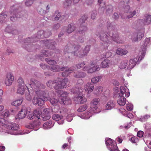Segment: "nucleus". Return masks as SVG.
Here are the masks:
<instances>
[{
  "label": "nucleus",
  "instance_id": "nucleus-50",
  "mask_svg": "<svg viewBox=\"0 0 151 151\" xmlns=\"http://www.w3.org/2000/svg\"><path fill=\"white\" fill-rule=\"evenodd\" d=\"M42 53H43V55H42V56L44 55L46 57L50 56L52 54V53L50 50H43L42 51Z\"/></svg>",
  "mask_w": 151,
  "mask_h": 151
},
{
  "label": "nucleus",
  "instance_id": "nucleus-26",
  "mask_svg": "<svg viewBox=\"0 0 151 151\" xmlns=\"http://www.w3.org/2000/svg\"><path fill=\"white\" fill-rule=\"evenodd\" d=\"M65 68H60V66L59 65H56L52 66L51 68H50V69L52 71L56 72L59 71H63L64 70Z\"/></svg>",
  "mask_w": 151,
  "mask_h": 151
},
{
  "label": "nucleus",
  "instance_id": "nucleus-47",
  "mask_svg": "<svg viewBox=\"0 0 151 151\" xmlns=\"http://www.w3.org/2000/svg\"><path fill=\"white\" fill-rule=\"evenodd\" d=\"M86 76L85 73L83 72H79L76 73V74L74 76L75 78H84Z\"/></svg>",
  "mask_w": 151,
  "mask_h": 151
},
{
  "label": "nucleus",
  "instance_id": "nucleus-38",
  "mask_svg": "<svg viewBox=\"0 0 151 151\" xmlns=\"http://www.w3.org/2000/svg\"><path fill=\"white\" fill-rule=\"evenodd\" d=\"M25 89L26 88L25 86H18L17 93L22 95L23 94Z\"/></svg>",
  "mask_w": 151,
  "mask_h": 151
},
{
  "label": "nucleus",
  "instance_id": "nucleus-44",
  "mask_svg": "<svg viewBox=\"0 0 151 151\" xmlns=\"http://www.w3.org/2000/svg\"><path fill=\"white\" fill-rule=\"evenodd\" d=\"M110 61L107 59H105L101 63L102 67L103 68H105L109 67V64Z\"/></svg>",
  "mask_w": 151,
  "mask_h": 151
},
{
  "label": "nucleus",
  "instance_id": "nucleus-29",
  "mask_svg": "<svg viewBox=\"0 0 151 151\" xmlns=\"http://www.w3.org/2000/svg\"><path fill=\"white\" fill-rule=\"evenodd\" d=\"M136 59H130L129 60V65L127 67L128 69H132L135 65Z\"/></svg>",
  "mask_w": 151,
  "mask_h": 151
},
{
  "label": "nucleus",
  "instance_id": "nucleus-42",
  "mask_svg": "<svg viewBox=\"0 0 151 151\" xmlns=\"http://www.w3.org/2000/svg\"><path fill=\"white\" fill-rule=\"evenodd\" d=\"M127 63L128 61L127 60H123L119 65V68L122 69L125 68L127 66Z\"/></svg>",
  "mask_w": 151,
  "mask_h": 151
},
{
  "label": "nucleus",
  "instance_id": "nucleus-36",
  "mask_svg": "<svg viewBox=\"0 0 151 151\" xmlns=\"http://www.w3.org/2000/svg\"><path fill=\"white\" fill-rule=\"evenodd\" d=\"M52 122L51 121H47L43 124L44 128L45 129L50 128L52 127Z\"/></svg>",
  "mask_w": 151,
  "mask_h": 151
},
{
  "label": "nucleus",
  "instance_id": "nucleus-39",
  "mask_svg": "<svg viewBox=\"0 0 151 151\" xmlns=\"http://www.w3.org/2000/svg\"><path fill=\"white\" fill-rule=\"evenodd\" d=\"M102 77L101 76H98L93 78L91 79L92 83H96L101 81Z\"/></svg>",
  "mask_w": 151,
  "mask_h": 151
},
{
  "label": "nucleus",
  "instance_id": "nucleus-53",
  "mask_svg": "<svg viewBox=\"0 0 151 151\" xmlns=\"http://www.w3.org/2000/svg\"><path fill=\"white\" fill-rule=\"evenodd\" d=\"M60 25L59 23H56L54 24L52 27V30L54 31H56L60 27Z\"/></svg>",
  "mask_w": 151,
  "mask_h": 151
},
{
  "label": "nucleus",
  "instance_id": "nucleus-11",
  "mask_svg": "<svg viewBox=\"0 0 151 151\" xmlns=\"http://www.w3.org/2000/svg\"><path fill=\"white\" fill-rule=\"evenodd\" d=\"M51 110L49 108L45 109L42 115V118L43 121H46L50 119L51 117Z\"/></svg>",
  "mask_w": 151,
  "mask_h": 151
},
{
  "label": "nucleus",
  "instance_id": "nucleus-4",
  "mask_svg": "<svg viewBox=\"0 0 151 151\" xmlns=\"http://www.w3.org/2000/svg\"><path fill=\"white\" fill-rule=\"evenodd\" d=\"M51 32L48 30L45 31L40 30L37 32V36L35 37L30 38H29V41L31 42H36L39 40L40 38L42 39L44 37L46 38L49 37L50 35Z\"/></svg>",
  "mask_w": 151,
  "mask_h": 151
},
{
  "label": "nucleus",
  "instance_id": "nucleus-56",
  "mask_svg": "<svg viewBox=\"0 0 151 151\" xmlns=\"http://www.w3.org/2000/svg\"><path fill=\"white\" fill-rule=\"evenodd\" d=\"M7 17V15L4 13H3L0 15V19L4 20Z\"/></svg>",
  "mask_w": 151,
  "mask_h": 151
},
{
  "label": "nucleus",
  "instance_id": "nucleus-5",
  "mask_svg": "<svg viewBox=\"0 0 151 151\" xmlns=\"http://www.w3.org/2000/svg\"><path fill=\"white\" fill-rule=\"evenodd\" d=\"M105 142L108 149L111 151H119L115 141L109 138L105 141Z\"/></svg>",
  "mask_w": 151,
  "mask_h": 151
},
{
  "label": "nucleus",
  "instance_id": "nucleus-32",
  "mask_svg": "<svg viewBox=\"0 0 151 151\" xmlns=\"http://www.w3.org/2000/svg\"><path fill=\"white\" fill-rule=\"evenodd\" d=\"M116 52L118 55H125L127 54L128 53V51L126 50H124L122 48H119L116 50Z\"/></svg>",
  "mask_w": 151,
  "mask_h": 151
},
{
  "label": "nucleus",
  "instance_id": "nucleus-22",
  "mask_svg": "<svg viewBox=\"0 0 151 151\" xmlns=\"http://www.w3.org/2000/svg\"><path fill=\"white\" fill-rule=\"evenodd\" d=\"M139 22V23L141 22L142 25H148L150 24L151 22V15H148L146 17V19L145 20L140 19Z\"/></svg>",
  "mask_w": 151,
  "mask_h": 151
},
{
  "label": "nucleus",
  "instance_id": "nucleus-2",
  "mask_svg": "<svg viewBox=\"0 0 151 151\" xmlns=\"http://www.w3.org/2000/svg\"><path fill=\"white\" fill-rule=\"evenodd\" d=\"M90 46L87 45L84 50H83L81 46L76 45L74 42L70 41L65 46L64 52L65 56L70 58L69 55L73 54L74 56L80 58H83L87 55L90 50Z\"/></svg>",
  "mask_w": 151,
  "mask_h": 151
},
{
  "label": "nucleus",
  "instance_id": "nucleus-9",
  "mask_svg": "<svg viewBox=\"0 0 151 151\" xmlns=\"http://www.w3.org/2000/svg\"><path fill=\"white\" fill-rule=\"evenodd\" d=\"M58 89L66 88L69 83V81L67 78H64L62 80H58Z\"/></svg>",
  "mask_w": 151,
  "mask_h": 151
},
{
  "label": "nucleus",
  "instance_id": "nucleus-15",
  "mask_svg": "<svg viewBox=\"0 0 151 151\" xmlns=\"http://www.w3.org/2000/svg\"><path fill=\"white\" fill-rule=\"evenodd\" d=\"M125 9V13L127 14V17L128 19L133 17L136 13V11H133L132 8H130L129 6H126Z\"/></svg>",
  "mask_w": 151,
  "mask_h": 151
},
{
  "label": "nucleus",
  "instance_id": "nucleus-13",
  "mask_svg": "<svg viewBox=\"0 0 151 151\" xmlns=\"http://www.w3.org/2000/svg\"><path fill=\"white\" fill-rule=\"evenodd\" d=\"M14 76L11 73H8L5 79V83L6 86H11L14 80Z\"/></svg>",
  "mask_w": 151,
  "mask_h": 151
},
{
  "label": "nucleus",
  "instance_id": "nucleus-64",
  "mask_svg": "<svg viewBox=\"0 0 151 151\" xmlns=\"http://www.w3.org/2000/svg\"><path fill=\"white\" fill-rule=\"evenodd\" d=\"M9 112L7 110H5L3 115L4 117H7L9 115Z\"/></svg>",
  "mask_w": 151,
  "mask_h": 151
},
{
  "label": "nucleus",
  "instance_id": "nucleus-33",
  "mask_svg": "<svg viewBox=\"0 0 151 151\" xmlns=\"http://www.w3.org/2000/svg\"><path fill=\"white\" fill-rule=\"evenodd\" d=\"M72 3L71 0H65L63 3V6L64 8H68L71 6Z\"/></svg>",
  "mask_w": 151,
  "mask_h": 151
},
{
  "label": "nucleus",
  "instance_id": "nucleus-49",
  "mask_svg": "<svg viewBox=\"0 0 151 151\" xmlns=\"http://www.w3.org/2000/svg\"><path fill=\"white\" fill-rule=\"evenodd\" d=\"M88 106L86 104H84L83 106H80L77 109V111L78 112H82L85 110L87 108Z\"/></svg>",
  "mask_w": 151,
  "mask_h": 151
},
{
  "label": "nucleus",
  "instance_id": "nucleus-31",
  "mask_svg": "<svg viewBox=\"0 0 151 151\" xmlns=\"http://www.w3.org/2000/svg\"><path fill=\"white\" fill-rule=\"evenodd\" d=\"M75 28V26L73 24H69L68 25L67 32L69 34L70 33L74 31Z\"/></svg>",
  "mask_w": 151,
  "mask_h": 151
},
{
  "label": "nucleus",
  "instance_id": "nucleus-55",
  "mask_svg": "<svg viewBox=\"0 0 151 151\" xmlns=\"http://www.w3.org/2000/svg\"><path fill=\"white\" fill-rule=\"evenodd\" d=\"M50 102L52 105H55L58 103V101L55 99L52 98L50 100Z\"/></svg>",
  "mask_w": 151,
  "mask_h": 151
},
{
  "label": "nucleus",
  "instance_id": "nucleus-37",
  "mask_svg": "<svg viewBox=\"0 0 151 151\" xmlns=\"http://www.w3.org/2000/svg\"><path fill=\"white\" fill-rule=\"evenodd\" d=\"M37 11L39 14L43 15L47 12L46 11L44 10L42 8V6H39L37 8Z\"/></svg>",
  "mask_w": 151,
  "mask_h": 151
},
{
  "label": "nucleus",
  "instance_id": "nucleus-18",
  "mask_svg": "<svg viewBox=\"0 0 151 151\" xmlns=\"http://www.w3.org/2000/svg\"><path fill=\"white\" fill-rule=\"evenodd\" d=\"M6 125H5L4 127L8 129L12 130H17L19 127L18 125L10 122L7 121V123H6Z\"/></svg>",
  "mask_w": 151,
  "mask_h": 151
},
{
  "label": "nucleus",
  "instance_id": "nucleus-46",
  "mask_svg": "<svg viewBox=\"0 0 151 151\" xmlns=\"http://www.w3.org/2000/svg\"><path fill=\"white\" fill-rule=\"evenodd\" d=\"M130 140L132 143L136 145H137V143L139 142L138 139L137 137L136 136H133L131 137L130 139Z\"/></svg>",
  "mask_w": 151,
  "mask_h": 151
},
{
  "label": "nucleus",
  "instance_id": "nucleus-7",
  "mask_svg": "<svg viewBox=\"0 0 151 151\" xmlns=\"http://www.w3.org/2000/svg\"><path fill=\"white\" fill-rule=\"evenodd\" d=\"M41 114V112L37 110H35L33 113L29 111L27 116L28 118L30 120L39 119V117Z\"/></svg>",
  "mask_w": 151,
  "mask_h": 151
},
{
  "label": "nucleus",
  "instance_id": "nucleus-43",
  "mask_svg": "<svg viewBox=\"0 0 151 151\" xmlns=\"http://www.w3.org/2000/svg\"><path fill=\"white\" fill-rule=\"evenodd\" d=\"M22 99H19L15 100L13 101L12 104V105L14 106H20L22 102Z\"/></svg>",
  "mask_w": 151,
  "mask_h": 151
},
{
  "label": "nucleus",
  "instance_id": "nucleus-45",
  "mask_svg": "<svg viewBox=\"0 0 151 151\" xmlns=\"http://www.w3.org/2000/svg\"><path fill=\"white\" fill-rule=\"evenodd\" d=\"M34 120V121L33 122V123L35 128H37L41 124L40 122L41 119L40 118V117H39V119Z\"/></svg>",
  "mask_w": 151,
  "mask_h": 151
},
{
  "label": "nucleus",
  "instance_id": "nucleus-12",
  "mask_svg": "<svg viewBox=\"0 0 151 151\" xmlns=\"http://www.w3.org/2000/svg\"><path fill=\"white\" fill-rule=\"evenodd\" d=\"M39 94H36L39 96L41 97L44 101H47L50 99V98L49 95V92L48 91H42L40 90Z\"/></svg>",
  "mask_w": 151,
  "mask_h": 151
},
{
  "label": "nucleus",
  "instance_id": "nucleus-21",
  "mask_svg": "<svg viewBox=\"0 0 151 151\" xmlns=\"http://www.w3.org/2000/svg\"><path fill=\"white\" fill-rule=\"evenodd\" d=\"M44 43L45 44V46L50 49H54L55 48V45L56 44L55 42H51L50 40H44Z\"/></svg>",
  "mask_w": 151,
  "mask_h": 151
},
{
  "label": "nucleus",
  "instance_id": "nucleus-27",
  "mask_svg": "<svg viewBox=\"0 0 151 151\" xmlns=\"http://www.w3.org/2000/svg\"><path fill=\"white\" fill-rule=\"evenodd\" d=\"M17 11L16 10H14L13 12H11V14H13V16L10 17V19L11 21L13 22L15 21L17 19L18 17H20V15L21 13H17V14H16Z\"/></svg>",
  "mask_w": 151,
  "mask_h": 151
},
{
  "label": "nucleus",
  "instance_id": "nucleus-61",
  "mask_svg": "<svg viewBox=\"0 0 151 151\" xmlns=\"http://www.w3.org/2000/svg\"><path fill=\"white\" fill-rule=\"evenodd\" d=\"M85 64L84 62H83V63L77 65L76 66L78 68H81L83 67Z\"/></svg>",
  "mask_w": 151,
  "mask_h": 151
},
{
  "label": "nucleus",
  "instance_id": "nucleus-30",
  "mask_svg": "<svg viewBox=\"0 0 151 151\" xmlns=\"http://www.w3.org/2000/svg\"><path fill=\"white\" fill-rule=\"evenodd\" d=\"M100 69L98 65H96L93 67H89L87 71L88 73H92L96 71H98Z\"/></svg>",
  "mask_w": 151,
  "mask_h": 151
},
{
  "label": "nucleus",
  "instance_id": "nucleus-8",
  "mask_svg": "<svg viewBox=\"0 0 151 151\" xmlns=\"http://www.w3.org/2000/svg\"><path fill=\"white\" fill-rule=\"evenodd\" d=\"M144 36L143 31L139 32L137 33H134L132 35L131 40L133 42H137L140 40Z\"/></svg>",
  "mask_w": 151,
  "mask_h": 151
},
{
  "label": "nucleus",
  "instance_id": "nucleus-25",
  "mask_svg": "<svg viewBox=\"0 0 151 151\" xmlns=\"http://www.w3.org/2000/svg\"><path fill=\"white\" fill-rule=\"evenodd\" d=\"M93 85L91 83H88L85 86V90L88 93H91L94 89Z\"/></svg>",
  "mask_w": 151,
  "mask_h": 151
},
{
  "label": "nucleus",
  "instance_id": "nucleus-20",
  "mask_svg": "<svg viewBox=\"0 0 151 151\" xmlns=\"http://www.w3.org/2000/svg\"><path fill=\"white\" fill-rule=\"evenodd\" d=\"M63 68H65L64 69V71L62 73V75L63 77H67L68 76L69 73H71L72 71L74 70L75 69V67H71L70 68H68L66 67H63Z\"/></svg>",
  "mask_w": 151,
  "mask_h": 151
},
{
  "label": "nucleus",
  "instance_id": "nucleus-19",
  "mask_svg": "<svg viewBox=\"0 0 151 151\" xmlns=\"http://www.w3.org/2000/svg\"><path fill=\"white\" fill-rule=\"evenodd\" d=\"M115 105V102L113 100H110L105 104L104 107L106 110H111L114 107Z\"/></svg>",
  "mask_w": 151,
  "mask_h": 151
},
{
  "label": "nucleus",
  "instance_id": "nucleus-51",
  "mask_svg": "<svg viewBox=\"0 0 151 151\" xmlns=\"http://www.w3.org/2000/svg\"><path fill=\"white\" fill-rule=\"evenodd\" d=\"M18 86H24L23 79L21 77H20L17 80Z\"/></svg>",
  "mask_w": 151,
  "mask_h": 151
},
{
  "label": "nucleus",
  "instance_id": "nucleus-23",
  "mask_svg": "<svg viewBox=\"0 0 151 151\" xmlns=\"http://www.w3.org/2000/svg\"><path fill=\"white\" fill-rule=\"evenodd\" d=\"M145 41L143 46V48L142 51L140 52L141 55H140L139 58L142 59L145 56L146 53V50L147 48V46L148 43V39H147L145 40Z\"/></svg>",
  "mask_w": 151,
  "mask_h": 151
},
{
  "label": "nucleus",
  "instance_id": "nucleus-63",
  "mask_svg": "<svg viewBox=\"0 0 151 151\" xmlns=\"http://www.w3.org/2000/svg\"><path fill=\"white\" fill-rule=\"evenodd\" d=\"M93 1L94 0H86V3L87 5H90L93 3Z\"/></svg>",
  "mask_w": 151,
  "mask_h": 151
},
{
  "label": "nucleus",
  "instance_id": "nucleus-24",
  "mask_svg": "<svg viewBox=\"0 0 151 151\" xmlns=\"http://www.w3.org/2000/svg\"><path fill=\"white\" fill-rule=\"evenodd\" d=\"M27 110L26 108L24 107L19 111L18 114V117L19 119L24 118L27 113Z\"/></svg>",
  "mask_w": 151,
  "mask_h": 151
},
{
  "label": "nucleus",
  "instance_id": "nucleus-59",
  "mask_svg": "<svg viewBox=\"0 0 151 151\" xmlns=\"http://www.w3.org/2000/svg\"><path fill=\"white\" fill-rule=\"evenodd\" d=\"M27 128H28L29 129H35L34 124H33V122L31 124H29L27 125L26 126Z\"/></svg>",
  "mask_w": 151,
  "mask_h": 151
},
{
  "label": "nucleus",
  "instance_id": "nucleus-3",
  "mask_svg": "<svg viewBox=\"0 0 151 151\" xmlns=\"http://www.w3.org/2000/svg\"><path fill=\"white\" fill-rule=\"evenodd\" d=\"M29 85L36 94H39V91H40L41 89H44L45 88V86L42 84L40 82L34 79H31Z\"/></svg>",
  "mask_w": 151,
  "mask_h": 151
},
{
  "label": "nucleus",
  "instance_id": "nucleus-28",
  "mask_svg": "<svg viewBox=\"0 0 151 151\" xmlns=\"http://www.w3.org/2000/svg\"><path fill=\"white\" fill-rule=\"evenodd\" d=\"M100 101V99L98 98H95L93 99L91 103V107H93V109L96 110L97 108V105L98 104Z\"/></svg>",
  "mask_w": 151,
  "mask_h": 151
},
{
  "label": "nucleus",
  "instance_id": "nucleus-10",
  "mask_svg": "<svg viewBox=\"0 0 151 151\" xmlns=\"http://www.w3.org/2000/svg\"><path fill=\"white\" fill-rule=\"evenodd\" d=\"M83 82L82 79H79L77 83V84L75 86V87L76 89L75 91H74V89L71 90V91L74 93H78L81 92L83 90Z\"/></svg>",
  "mask_w": 151,
  "mask_h": 151
},
{
  "label": "nucleus",
  "instance_id": "nucleus-62",
  "mask_svg": "<svg viewBox=\"0 0 151 151\" xmlns=\"http://www.w3.org/2000/svg\"><path fill=\"white\" fill-rule=\"evenodd\" d=\"M66 99H67V100L68 101H70V99H68V98H60V99L63 102V103L64 104H67L66 103V101L65 100Z\"/></svg>",
  "mask_w": 151,
  "mask_h": 151
},
{
  "label": "nucleus",
  "instance_id": "nucleus-34",
  "mask_svg": "<svg viewBox=\"0 0 151 151\" xmlns=\"http://www.w3.org/2000/svg\"><path fill=\"white\" fill-rule=\"evenodd\" d=\"M61 16V13L58 11L57 10L55 11L54 15L52 16V19L54 18V21L58 20L60 18Z\"/></svg>",
  "mask_w": 151,
  "mask_h": 151
},
{
  "label": "nucleus",
  "instance_id": "nucleus-54",
  "mask_svg": "<svg viewBox=\"0 0 151 151\" xmlns=\"http://www.w3.org/2000/svg\"><path fill=\"white\" fill-rule=\"evenodd\" d=\"M36 0H27L25 3V4L27 6H30L33 2V1Z\"/></svg>",
  "mask_w": 151,
  "mask_h": 151
},
{
  "label": "nucleus",
  "instance_id": "nucleus-41",
  "mask_svg": "<svg viewBox=\"0 0 151 151\" xmlns=\"http://www.w3.org/2000/svg\"><path fill=\"white\" fill-rule=\"evenodd\" d=\"M63 118V116L61 115H59L58 114H55L52 116V119L56 121H59Z\"/></svg>",
  "mask_w": 151,
  "mask_h": 151
},
{
  "label": "nucleus",
  "instance_id": "nucleus-58",
  "mask_svg": "<svg viewBox=\"0 0 151 151\" xmlns=\"http://www.w3.org/2000/svg\"><path fill=\"white\" fill-rule=\"evenodd\" d=\"M144 134L143 132L142 131H139L137 133V136L139 137H142Z\"/></svg>",
  "mask_w": 151,
  "mask_h": 151
},
{
  "label": "nucleus",
  "instance_id": "nucleus-48",
  "mask_svg": "<svg viewBox=\"0 0 151 151\" xmlns=\"http://www.w3.org/2000/svg\"><path fill=\"white\" fill-rule=\"evenodd\" d=\"M45 61L49 65L53 66L57 64L56 62L54 60H51L49 58H46Z\"/></svg>",
  "mask_w": 151,
  "mask_h": 151
},
{
  "label": "nucleus",
  "instance_id": "nucleus-6",
  "mask_svg": "<svg viewBox=\"0 0 151 151\" xmlns=\"http://www.w3.org/2000/svg\"><path fill=\"white\" fill-rule=\"evenodd\" d=\"M87 17L86 15H84L79 19V22L81 24V26L79 27V32L80 33L83 34L87 30V27L83 25L84 23L86 20Z\"/></svg>",
  "mask_w": 151,
  "mask_h": 151
},
{
  "label": "nucleus",
  "instance_id": "nucleus-14",
  "mask_svg": "<svg viewBox=\"0 0 151 151\" xmlns=\"http://www.w3.org/2000/svg\"><path fill=\"white\" fill-rule=\"evenodd\" d=\"M44 101L42 98L37 95H35L32 100V102L35 105L42 106L44 103Z\"/></svg>",
  "mask_w": 151,
  "mask_h": 151
},
{
  "label": "nucleus",
  "instance_id": "nucleus-60",
  "mask_svg": "<svg viewBox=\"0 0 151 151\" xmlns=\"http://www.w3.org/2000/svg\"><path fill=\"white\" fill-rule=\"evenodd\" d=\"M124 91L125 92H124V94H125V96L126 97H128L130 95V93L129 92V89H128V91L126 90V89L125 90H124Z\"/></svg>",
  "mask_w": 151,
  "mask_h": 151
},
{
  "label": "nucleus",
  "instance_id": "nucleus-1",
  "mask_svg": "<svg viewBox=\"0 0 151 151\" xmlns=\"http://www.w3.org/2000/svg\"><path fill=\"white\" fill-rule=\"evenodd\" d=\"M107 28L109 34L103 31H101L99 34L100 40L103 42L101 45L103 46L105 49H107L110 44L111 42L110 40L111 37L117 43H120L122 42V40L120 39L117 32L114 30L115 28L114 26L112 25L110 22H107Z\"/></svg>",
  "mask_w": 151,
  "mask_h": 151
},
{
  "label": "nucleus",
  "instance_id": "nucleus-40",
  "mask_svg": "<svg viewBox=\"0 0 151 151\" xmlns=\"http://www.w3.org/2000/svg\"><path fill=\"white\" fill-rule=\"evenodd\" d=\"M126 89L128 91V88L125 86H122L120 87V92L119 94V96L120 97V98L124 97L123 96L124 92H125L124 90H125Z\"/></svg>",
  "mask_w": 151,
  "mask_h": 151
},
{
  "label": "nucleus",
  "instance_id": "nucleus-35",
  "mask_svg": "<svg viewBox=\"0 0 151 151\" xmlns=\"http://www.w3.org/2000/svg\"><path fill=\"white\" fill-rule=\"evenodd\" d=\"M126 99L125 97H121L117 100V103L120 106H123L125 104Z\"/></svg>",
  "mask_w": 151,
  "mask_h": 151
},
{
  "label": "nucleus",
  "instance_id": "nucleus-57",
  "mask_svg": "<svg viewBox=\"0 0 151 151\" xmlns=\"http://www.w3.org/2000/svg\"><path fill=\"white\" fill-rule=\"evenodd\" d=\"M40 67L43 69L49 70L50 69V67L48 66L47 65L44 64H40Z\"/></svg>",
  "mask_w": 151,
  "mask_h": 151
},
{
  "label": "nucleus",
  "instance_id": "nucleus-16",
  "mask_svg": "<svg viewBox=\"0 0 151 151\" xmlns=\"http://www.w3.org/2000/svg\"><path fill=\"white\" fill-rule=\"evenodd\" d=\"M84 94L83 93L80 94L77 97L75 98L74 100L76 103L78 104H83L86 102L87 99L84 97Z\"/></svg>",
  "mask_w": 151,
  "mask_h": 151
},
{
  "label": "nucleus",
  "instance_id": "nucleus-52",
  "mask_svg": "<svg viewBox=\"0 0 151 151\" xmlns=\"http://www.w3.org/2000/svg\"><path fill=\"white\" fill-rule=\"evenodd\" d=\"M6 123H7V120H6L5 119L2 118H0V124L4 127L5 125H6Z\"/></svg>",
  "mask_w": 151,
  "mask_h": 151
},
{
  "label": "nucleus",
  "instance_id": "nucleus-17",
  "mask_svg": "<svg viewBox=\"0 0 151 151\" xmlns=\"http://www.w3.org/2000/svg\"><path fill=\"white\" fill-rule=\"evenodd\" d=\"M58 80L53 81L50 80L46 83L47 86L50 88H54L56 90H58L57 83Z\"/></svg>",
  "mask_w": 151,
  "mask_h": 151
}]
</instances>
